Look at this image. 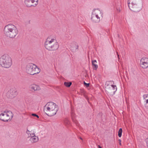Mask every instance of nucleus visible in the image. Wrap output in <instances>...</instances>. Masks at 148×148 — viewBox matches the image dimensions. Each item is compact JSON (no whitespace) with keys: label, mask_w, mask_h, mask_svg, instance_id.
Masks as SVG:
<instances>
[{"label":"nucleus","mask_w":148,"mask_h":148,"mask_svg":"<svg viewBox=\"0 0 148 148\" xmlns=\"http://www.w3.org/2000/svg\"><path fill=\"white\" fill-rule=\"evenodd\" d=\"M140 66L143 69H146L148 67V58L146 57L142 58L140 61Z\"/></svg>","instance_id":"1a4fd4ad"},{"label":"nucleus","mask_w":148,"mask_h":148,"mask_svg":"<svg viewBox=\"0 0 148 148\" xmlns=\"http://www.w3.org/2000/svg\"><path fill=\"white\" fill-rule=\"evenodd\" d=\"M40 71V69L36 65L32 63H29L26 66V72L30 75L37 74Z\"/></svg>","instance_id":"39448f33"},{"label":"nucleus","mask_w":148,"mask_h":148,"mask_svg":"<svg viewBox=\"0 0 148 148\" xmlns=\"http://www.w3.org/2000/svg\"><path fill=\"white\" fill-rule=\"evenodd\" d=\"M122 130L121 128H120L119 129V132H118V135L119 136V137H121L122 135Z\"/></svg>","instance_id":"4be33fe9"},{"label":"nucleus","mask_w":148,"mask_h":148,"mask_svg":"<svg viewBox=\"0 0 148 148\" xmlns=\"http://www.w3.org/2000/svg\"><path fill=\"white\" fill-rule=\"evenodd\" d=\"M45 47L46 49L49 51H54L58 49L59 47V45L57 42L54 44H51L45 42Z\"/></svg>","instance_id":"0eeeda50"},{"label":"nucleus","mask_w":148,"mask_h":148,"mask_svg":"<svg viewBox=\"0 0 148 148\" xmlns=\"http://www.w3.org/2000/svg\"><path fill=\"white\" fill-rule=\"evenodd\" d=\"M32 115L34 116H35L37 117V118H39V116L38 115L36 114L35 113H32Z\"/></svg>","instance_id":"393cba45"},{"label":"nucleus","mask_w":148,"mask_h":148,"mask_svg":"<svg viewBox=\"0 0 148 148\" xmlns=\"http://www.w3.org/2000/svg\"><path fill=\"white\" fill-rule=\"evenodd\" d=\"M119 144H120V145H121V142H120Z\"/></svg>","instance_id":"f704fd0d"},{"label":"nucleus","mask_w":148,"mask_h":148,"mask_svg":"<svg viewBox=\"0 0 148 148\" xmlns=\"http://www.w3.org/2000/svg\"><path fill=\"white\" fill-rule=\"evenodd\" d=\"M34 0H25V3L27 7L34 6Z\"/></svg>","instance_id":"9d476101"},{"label":"nucleus","mask_w":148,"mask_h":148,"mask_svg":"<svg viewBox=\"0 0 148 148\" xmlns=\"http://www.w3.org/2000/svg\"><path fill=\"white\" fill-rule=\"evenodd\" d=\"M80 139H81L82 140V138H81V137H80Z\"/></svg>","instance_id":"c9c22d12"},{"label":"nucleus","mask_w":148,"mask_h":148,"mask_svg":"<svg viewBox=\"0 0 148 148\" xmlns=\"http://www.w3.org/2000/svg\"><path fill=\"white\" fill-rule=\"evenodd\" d=\"M119 141H120V142L121 141V140L120 139H119Z\"/></svg>","instance_id":"72a5a7b5"},{"label":"nucleus","mask_w":148,"mask_h":148,"mask_svg":"<svg viewBox=\"0 0 148 148\" xmlns=\"http://www.w3.org/2000/svg\"><path fill=\"white\" fill-rule=\"evenodd\" d=\"M145 141L147 144V146L148 147V138H147Z\"/></svg>","instance_id":"cd10ccee"},{"label":"nucleus","mask_w":148,"mask_h":148,"mask_svg":"<svg viewBox=\"0 0 148 148\" xmlns=\"http://www.w3.org/2000/svg\"><path fill=\"white\" fill-rule=\"evenodd\" d=\"M45 42L50 43L51 44H54V43H56V40L54 38H52L50 39L49 38H48L46 41Z\"/></svg>","instance_id":"ddd939ff"},{"label":"nucleus","mask_w":148,"mask_h":148,"mask_svg":"<svg viewBox=\"0 0 148 148\" xmlns=\"http://www.w3.org/2000/svg\"><path fill=\"white\" fill-rule=\"evenodd\" d=\"M92 14H95V17L97 18H100L97 14H96L95 12H92Z\"/></svg>","instance_id":"b1692460"},{"label":"nucleus","mask_w":148,"mask_h":148,"mask_svg":"<svg viewBox=\"0 0 148 148\" xmlns=\"http://www.w3.org/2000/svg\"><path fill=\"white\" fill-rule=\"evenodd\" d=\"M91 20L94 23H97L100 21V18H96L95 16V14H92L91 15Z\"/></svg>","instance_id":"f8f14e48"},{"label":"nucleus","mask_w":148,"mask_h":148,"mask_svg":"<svg viewBox=\"0 0 148 148\" xmlns=\"http://www.w3.org/2000/svg\"><path fill=\"white\" fill-rule=\"evenodd\" d=\"M38 140V137H37L36 136L34 137H32L30 139V140L32 143H35L37 142Z\"/></svg>","instance_id":"4468645a"},{"label":"nucleus","mask_w":148,"mask_h":148,"mask_svg":"<svg viewBox=\"0 0 148 148\" xmlns=\"http://www.w3.org/2000/svg\"><path fill=\"white\" fill-rule=\"evenodd\" d=\"M18 93L16 89L15 88H12L7 92V96L10 98H12L15 97Z\"/></svg>","instance_id":"6e6552de"},{"label":"nucleus","mask_w":148,"mask_h":148,"mask_svg":"<svg viewBox=\"0 0 148 148\" xmlns=\"http://www.w3.org/2000/svg\"><path fill=\"white\" fill-rule=\"evenodd\" d=\"M138 0H128L127 3L130 9L134 12H138L141 10L140 6L137 2Z\"/></svg>","instance_id":"20e7f679"},{"label":"nucleus","mask_w":148,"mask_h":148,"mask_svg":"<svg viewBox=\"0 0 148 148\" xmlns=\"http://www.w3.org/2000/svg\"><path fill=\"white\" fill-rule=\"evenodd\" d=\"M13 114L10 110L3 111L0 114V119L2 121L7 122L10 121L13 117Z\"/></svg>","instance_id":"423d86ee"},{"label":"nucleus","mask_w":148,"mask_h":148,"mask_svg":"<svg viewBox=\"0 0 148 148\" xmlns=\"http://www.w3.org/2000/svg\"><path fill=\"white\" fill-rule=\"evenodd\" d=\"M78 46L75 45V47H71V50H72L73 52H75L78 49Z\"/></svg>","instance_id":"f3484780"},{"label":"nucleus","mask_w":148,"mask_h":148,"mask_svg":"<svg viewBox=\"0 0 148 148\" xmlns=\"http://www.w3.org/2000/svg\"><path fill=\"white\" fill-rule=\"evenodd\" d=\"M34 6H35L38 3V0H34Z\"/></svg>","instance_id":"5701e85b"},{"label":"nucleus","mask_w":148,"mask_h":148,"mask_svg":"<svg viewBox=\"0 0 148 148\" xmlns=\"http://www.w3.org/2000/svg\"><path fill=\"white\" fill-rule=\"evenodd\" d=\"M98 11L100 12V14H101V11H99V10H98Z\"/></svg>","instance_id":"473e14b6"},{"label":"nucleus","mask_w":148,"mask_h":148,"mask_svg":"<svg viewBox=\"0 0 148 148\" xmlns=\"http://www.w3.org/2000/svg\"><path fill=\"white\" fill-rule=\"evenodd\" d=\"M110 84V81H106L105 83V85H107V86H108Z\"/></svg>","instance_id":"a878e982"},{"label":"nucleus","mask_w":148,"mask_h":148,"mask_svg":"<svg viewBox=\"0 0 148 148\" xmlns=\"http://www.w3.org/2000/svg\"><path fill=\"white\" fill-rule=\"evenodd\" d=\"M4 33L7 37L14 38L18 34V31L16 27L13 25H6L4 29Z\"/></svg>","instance_id":"f03ea898"},{"label":"nucleus","mask_w":148,"mask_h":148,"mask_svg":"<svg viewBox=\"0 0 148 148\" xmlns=\"http://www.w3.org/2000/svg\"><path fill=\"white\" fill-rule=\"evenodd\" d=\"M44 110L47 115L51 116L56 114L58 110V106L52 102H49L45 106Z\"/></svg>","instance_id":"f257e3e1"},{"label":"nucleus","mask_w":148,"mask_h":148,"mask_svg":"<svg viewBox=\"0 0 148 148\" xmlns=\"http://www.w3.org/2000/svg\"><path fill=\"white\" fill-rule=\"evenodd\" d=\"M116 52V53H117V55L119 59V55L118 54V52Z\"/></svg>","instance_id":"7c9ffc66"},{"label":"nucleus","mask_w":148,"mask_h":148,"mask_svg":"<svg viewBox=\"0 0 148 148\" xmlns=\"http://www.w3.org/2000/svg\"><path fill=\"white\" fill-rule=\"evenodd\" d=\"M12 64L11 58L7 54H5L0 58V65L3 67L9 68Z\"/></svg>","instance_id":"7ed1b4c3"},{"label":"nucleus","mask_w":148,"mask_h":148,"mask_svg":"<svg viewBox=\"0 0 148 148\" xmlns=\"http://www.w3.org/2000/svg\"><path fill=\"white\" fill-rule=\"evenodd\" d=\"M110 84H114V83L113 81H110Z\"/></svg>","instance_id":"c85d7f7f"},{"label":"nucleus","mask_w":148,"mask_h":148,"mask_svg":"<svg viewBox=\"0 0 148 148\" xmlns=\"http://www.w3.org/2000/svg\"><path fill=\"white\" fill-rule=\"evenodd\" d=\"M84 84L86 87H88L89 86V83H86L84 81Z\"/></svg>","instance_id":"bb28decb"},{"label":"nucleus","mask_w":148,"mask_h":148,"mask_svg":"<svg viewBox=\"0 0 148 148\" xmlns=\"http://www.w3.org/2000/svg\"><path fill=\"white\" fill-rule=\"evenodd\" d=\"M92 65L93 67V69L94 70H96L98 67V66L96 64H95V63H92Z\"/></svg>","instance_id":"412c9836"},{"label":"nucleus","mask_w":148,"mask_h":148,"mask_svg":"<svg viewBox=\"0 0 148 148\" xmlns=\"http://www.w3.org/2000/svg\"><path fill=\"white\" fill-rule=\"evenodd\" d=\"M30 132L29 131L28 129L26 131L28 135H29V134H30L31 137H34V136H35V134L34 133H30Z\"/></svg>","instance_id":"aec40b11"},{"label":"nucleus","mask_w":148,"mask_h":148,"mask_svg":"<svg viewBox=\"0 0 148 148\" xmlns=\"http://www.w3.org/2000/svg\"><path fill=\"white\" fill-rule=\"evenodd\" d=\"M30 88L32 90H34V91L38 90L40 89L38 85L35 84L31 85Z\"/></svg>","instance_id":"9b49d317"},{"label":"nucleus","mask_w":148,"mask_h":148,"mask_svg":"<svg viewBox=\"0 0 148 148\" xmlns=\"http://www.w3.org/2000/svg\"><path fill=\"white\" fill-rule=\"evenodd\" d=\"M72 83L71 82H65L64 85L66 87H69L71 85Z\"/></svg>","instance_id":"6ab92c4d"},{"label":"nucleus","mask_w":148,"mask_h":148,"mask_svg":"<svg viewBox=\"0 0 148 148\" xmlns=\"http://www.w3.org/2000/svg\"><path fill=\"white\" fill-rule=\"evenodd\" d=\"M144 99L145 100V101L146 102V103H148V95L146 94L143 95Z\"/></svg>","instance_id":"2eb2a0df"},{"label":"nucleus","mask_w":148,"mask_h":148,"mask_svg":"<svg viewBox=\"0 0 148 148\" xmlns=\"http://www.w3.org/2000/svg\"><path fill=\"white\" fill-rule=\"evenodd\" d=\"M93 63H95V62L97 63V61H96V60H92V63H93Z\"/></svg>","instance_id":"c756f323"},{"label":"nucleus","mask_w":148,"mask_h":148,"mask_svg":"<svg viewBox=\"0 0 148 148\" xmlns=\"http://www.w3.org/2000/svg\"><path fill=\"white\" fill-rule=\"evenodd\" d=\"M111 87H112V89L113 90H114L113 91V94H115V92L117 90V88L116 85H114L113 84H111Z\"/></svg>","instance_id":"dca6fc26"},{"label":"nucleus","mask_w":148,"mask_h":148,"mask_svg":"<svg viewBox=\"0 0 148 148\" xmlns=\"http://www.w3.org/2000/svg\"><path fill=\"white\" fill-rule=\"evenodd\" d=\"M98 148H102V147L99 145Z\"/></svg>","instance_id":"2f4dec72"},{"label":"nucleus","mask_w":148,"mask_h":148,"mask_svg":"<svg viewBox=\"0 0 148 148\" xmlns=\"http://www.w3.org/2000/svg\"><path fill=\"white\" fill-rule=\"evenodd\" d=\"M64 123L66 125H69L70 124V121L67 118H65L64 120Z\"/></svg>","instance_id":"a211bd4d"}]
</instances>
